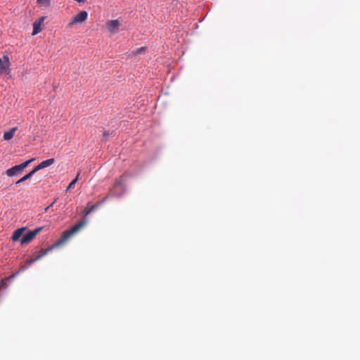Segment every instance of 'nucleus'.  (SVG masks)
Here are the masks:
<instances>
[{
    "label": "nucleus",
    "mask_w": 360,
    "mask_h": 360,
    "mask_svg": "<svg viewBox=\"0 0 360 360\" xmlns=\"http://www.w3.org/2000/svg\"><path fill=\"white\" fill-rule=\"evenodd\" d=\"M86 219L84 218L81 221L75 224L70 229L65 230L63 232L61 237L52 245L49 246L46 249H41L37 253L34 254V257L27 260L21 268L25 270L27 269L32 264L39 260L44 256L47 255L52 250L59 248L67 243V241L72 237L74 235L77 233L86 224Z\"/></svg>",
    "instance_id": "f257e3e1"
},
{
    "label": "nucleus",
    "mask_w": 360,
    "mask_h": 360,
    "mask_svg": "<svg viewBox=\"0 0 360 360\" xmlns=\"http://www.w3.org/2000/svg\"><path fill=\"white\" fill-rule=\"evenodd\" d=\"M34 160H35L34 158H32V159L28 160L18 165L12 167L11 168H10L6 171V175L8 176H16V175L21 174L22 170L24 169H25L30 165V163H31Z\"/></svg>",
    "instance_id": "f03ea898"
},
{
    "label": "nucleus",
    "mask_w": 360,
    "mask_h": 360,
    "mask_svg": "<svg viewBox=\"0 0 360 360\" xmlns=\"http://www.w3.org/2000/svg\"><path fill=\"white\" fill-rule=\"evenodd\" d=\"M42 227H39L33 231H29L22 238L20 243L23 245L30 243L35 238V236L42 230Z\"/></svg>",
    "instance_id": "7ed1b4c3"
},
{
    "label": "nucleus",
    "mask_w": 360,
    "mask_h": 360,
    "mask_svg": "<svg viewBox=\"0 0 360 360\" xmlns=\"http://www.w3.org/2000/svg\"><path fill=\"white\" fill-rule=\"evenodd\" d=\"M87 12L85 11H82L79 13L72 18L68 25L70 27L73 25L83 22L87 19Z\"/></svg>",
    "instance_id": "20e7f679"
},
{
    "label": "nucleus",
    "mask_w": 360,
    "mask_h": 360,
    "mask_svg": "<svg viewBox=\"0 0 360 360\" xmlns=\"http://www.w3.org/2000/svg\"><path fill=\"white\" fill-rule=\"evenodd\" d=\"M10 60L8 56H4L0 58V75L4 74L9 68Z\"/></svg>",
    "instance_id": "39448f33"
},
{
    "label": "nucleus",
    "mask_w": 360,
    "mask_h": 360,
    "mask_svg": "<svg viewBox=\"0 0 360 360\" xmlns=\"http://www.w3.org/2000/svg\"><path fill=\"white\" fill-rule=\"evenodd\" d=\"M46 16H42L38 20H35L33 23V31L32 35H36L41 31V25L44 20L46 19Z\"/></svg>",
    "instance_id": "423d86ee"
},
{
    "label": "nucleus",
    "mask_w": 360,
    "mask_h": 360,
    "mask_svg": "<svg viewBox=\"0 0 360 360\" xmlns=\"http://www.w3.org/2000/svg\"><path fill=\"white\" fill-rule=\"evenodd\" d=\"M55 162V160L53 158H50L46 160L42 161L38 165H37L34 169L37 172V171L42 169L44 168L48 167L52 165Z\"/></svg>",
    "instance_id": "0eeeda50"
},
{
    "label": "nucleus",
    "mask_w": 360,
    "mask_h": 360,
    "mask_svg": "<svg viewBox=\"0 0 360 360\" xmlns=\"http://www.w3.org/2000/svg\"><path fill=\"white\" fill-rule=\"evenodd\" d=\"M119 25H120V22L117 20H110L106 22L107 29L112 34L115 33Z\"/></svg>",
    "instance_id": "6e6552de"
},
{
    "label": "nucleus",
    "mask_w": 360,
    "mask_h": 360,
    "mask_svg": "<svg viewBox=\"0 0 360 360\" xmlns=\"http://www.w3.org/2000/svg\"><path fill=\"white\" fill-rule=\"evenodd\" d=\"M105 200H106V198H103V200L101 201L100 202H98V203L93 205L90 207L87 206L86 207L84 208L83 213L84 214L85 216L89 214L92 212L95 211L98 207V206H100L103 202L105 201Z\"/></svg>",
    "instance_id": "1a4fd4ad"
},
{
    "label": "nucleus",
    "mask_w": 360,
    "mask_h": 360,
    "mask_svg": "<svg viewBox=\"0 0 360 360\" xmlns=\"http://www.w3.org/2000/svg\"><path fill=\"white\" fill-rule=\"evenodd\" d=\"M25 229H26L25 228H20V229H16L13 233L12 240L13 241L18 240L20 239V238L22 236V235Z\"/></svg>",
    "instance_id": "9d476101"
},
{
    "label": "nucleus",
    "mask_w": 360,
    "mask_h": 360,
    "mask_svg": "<svg viewBox=\"0 0 360 360\" xmlns=\"http://www.w3.org/2000/svg\"><path fill=\"white\" fill-rule=\"evenodd\" d=\"M17 129H18L17 127H13L11 129H10L9 131H5L4 134V140H6V141L11 140L14 136V134L17 131Z\"/></svg>",
    "instance_id": "9b49d317"
},
{
    "label": "nucleus",
    "mask_w": 360,
    "mask_h": 360,
    "mask_svg": "<svg viewBox=\"0 0 360 360\" xmlns=\"http://www.w3.org/2000/svg\"><path fill=\"white\" fill-rule=\"evenodd\" d=\"M36 173L35 170L33 169L32 171H30L28 174H25L24 176H22L21 179H20L18 181H16L15 184L18 185L28 179H30L34 174Z\"/></svg>",
    "instance_id": "f8f14e48"
},
{
    "label": "nucleus",
    "mask_w": 360,
    "mask_h": 360,
    "mask_svg": "<svg viewBox=\"0 0 360 360\" xmlns=\"http://www.w3.org/2000/svg\"><path fill=\"white\" fill-rule=\"evenodd\" d=\"M37 4L43 7H49L51 4V0H37Z\"/></svg>",
    "instance_id": "ddd939ff"
},
{
    "label": "nucleus",
    "mask_w": 360,
    "mask_h": 360,
    "mask_svg": "<svg viewBox=\"0 0 360 360\" xmlns=\"http://www.w3.org/2000/svg\"><path fill=\"white\" fill-rule=\"evenodd\" d=\"M145 50H146V47H141V48L136 49V50L131 51V53L129 54V56H136L138 54H140V53L144 52Z\"/></svg>",
    "instance_id": "4468645a"
},
{
    "label": "nucleus",
    "mask_w": 360,
    "mask_h": 360,
    "mask_svg": "<svg viewBox=\"0 0 360 360\" xmlns=\"http://www.w3.org/2000/svg\"><path fill=\"white\" fill-rule=\"evenodd\" d=\"M79 174H77V176L75 179H74L70 183V184L68 185V188H67V190L66 191L68 192L70 189L72 188L75 186V184H76V182L78 180V177H79Z\"/></svg>",
    "instance_id": "2eb2a0df"
},
{
    "label": "nucleus",
    "mask_w": 360,
    "mask_h": 360,
    "mask_svg": "<svg viewBox=\"0 0 360 360\" xmlns=\"http://www.w3.org/2000/svg\"><path fill=\"white\" fill-rule=\"evenodd\" d=\"M112 134V131L110 132V131H105L103 132V136L105 138V139L106 140L108 139V137L111 136Z\"/></svg>",
    "instance_id": "dca6fc26"
},
{
    "label": "nucleus",
    "mask_w": 360,
    "mask_h": 360,
    "mask_svg": "<svg viewBox=\"0 0 360 360\" xmlns=\"http://www.w3.org/2000/svg\"><path fill=\"white\" fill-rule=\"evenodd\" d=\"M6 280L7 278H5V279H2L1 281H0V290L4 286L6 285Z\"/></svg>",
    "instance_id": "f3484780"
},
{
    "label": "nucleus",
    "mask_w": 360,
    "mask_h": 360,
    "mask_svg": "<svg viewBox=\"0 0 360 360\" xmlns=\"http://www.w3.org/2000/svg\"><path fill=\"white\" fill-rule=\"evenodd\" d=\"M49 207H50V206H49V207H46V209H45V212L49 211Z\"/></svg>",
    "instance_id": "a211bd4d"
},
{
    "label": "nucleus",
    "mask_w": 360,
    "mask_h": 360,
    "mask_svg": "<svg viewBox=\"0 0 360 360\" xmlns=\"http://www.w3.org/2000/svg\"><path fill=\"white\" fill-rule=\"evenodd\" d=\"M120 184H121V182H120V181H117V182L116 183V184H117V185H120Z\"/></svg>",
    "instance_id": "6ab92c4d"
}]
</instances>
